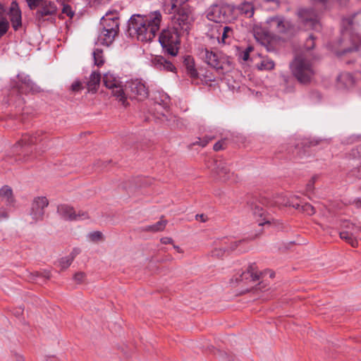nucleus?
<instances>
[{
  "instance_id": "f257e3e1",
  "label": "nucleus",
  "mask_w": 361,
  "mask_h": 361,
  "mask_svg": "<svg viewBox=\"0 0 361 361\" xmlns=\"http://www.w3.org/2000/svg\"><path fill=\"white\" fill-rule=\"evenodd\" d=\"M161 21L159 11H155L149 16L133 15L128 20L126 34L130 37H136L143 42H151L159 29Z\"/></svg>"
},
{
  "instance_id": "f03ea898",
  "label": "nucleus",
  "mask_w": 361,
  "mask_h": 361,
  "mask_svg": "<svg viewBox=\"0 0 361 361\" xmlns=\"http://www.w3.org/2000/svg\"><path fill=\"white\" fill-rule=\"evenodd\" d=\"M269 205L279 207H292L296 209L300 208V202L295 196L288 197L283 195H277L272 200H269L267 197H252L247 202V207L255 216L262 218V221H259V226L271 224V219L267 216L264 208V206Z\"/></svg>"
},
{
  "instance_id": "7ed1b4c3",
  "label": "nucleus",
  "mask_w": 361,
  "mask_h": 361,
  "mask_svg": "<svg viewBox=\"0 0 361 361\" xmlns=\"http://www.w3.org/2000/svg\"><path fill=\"white\" fill-rule=\"evenodd\" d=\"M18 82L12 83L11 88L7 95L5 101L9 106H14L18 110H23L25 104V99L22 94L28 93L36 94L42 91L41 88L37 86L30 79V76L24 73H19L17 75Z\"/></svg>"
},
{
  "instance_id": "20e7f679",
  "label": "nucleus",
  "mask_w": 361,
  "mask_h": 361,
  "mask_svg": "<svg viewBox=\"0 0 361 361\" xmlns=\"http://www.w3.org/2000/svg\"><path fill=\"white\" fill-rule=\"evenodd\" d=\"M290 69L297 81L304 85H310L316 74L312 63L302 55L294 58L290 63Z\"/></svg>"
},
{
  "instance_id": "39448f33",
  "label": "nucleus",
  "mask_w": 361,
  "mask_h": 361,
  "mask_svg": "<svg viewBox=\"0 0 361 361\" xmlns=\"http://www.w3.org/2000/svg\"><path fill=\"white\" fill-rule=\"evenodd\" d=\"M159 42L165 54L177 56L180 43L178 27L173 26L164 29L159 36Z\"/></svg>"
},
{
  "instance_id": "423d86ee",
  "label": "nucleus",
  "mask_w": 361,
  "mask_h": 361,
  "mask_svg": "<svg viewBox=\"0 0 361 361\" xmlns=\"http://www.w3.org/2000/svg\"><path fill=\"white\" fill-rule=\"evenodd\" d=\"M233 7L222 1L212 5L207 13L208 20L215 23H226L232 18Z\"/></svg>"
},
{
  "instance_id": "0eeeda50",
  "label": "nucleus",
  "mask_w": 361,
  "mask_h": 361,
  "mask_svg": "<svg viewBox=\"0 0 361 361\" xmlns=\"http://www.w3.org/2000/svg\"><path fill=\"white\" fill-rule=\"evenodd\" d=\"M46 132L42 130H37L33 134L25 133L23 135L22 138L15 145L14 149L18 151V148L21 149V152L19 156L23 155V160L27 161L30 159L29 153L32 151L30 149V146L42 141L45 138Z\"/></svg>"
},
{
  "instance_id": "6e6552de",
  "label": "nucleus",
  "mask_w": 361,
  "mask_h": 361,
  "mask_svg": "<svg viewBox=\"0 0 361 361\" xmlns=\"http://www.w3.org/2000/svg\"><path fill=\"white\" fill-rule=\"evenodd\" d=\"M57 11L58 8L54 1L44 2L34 13L35 23L38 26L44 25L45 22L55 24Z\"/></svg>"
},
{
  "instance_id": "1a4fd4ad",
  "label": "nucleus",
  "mask_w": 361,
  "mask_h": 361,
  "mask_svg": "<svg viewBox=\"0 0 361 361\" xmlns=\"http://www.w3.org/2000/svg\"><path fill=\"white\" fill-rule=\"evenodd\" d=\"M302 25L310 30H319L321 27L319 16L314 8H300L298 12Z\"/></svg>"
},
{
  "instance_id": "9d476101",
  "label": "nucleus",
  "mask_w": 361,
  "mask_h": 361,
  "mask_svg": "<svg viewBox=\"0 0 361 361\" xmlns=\"http://www.w3.org/2000/svg\"><path fill=\"white\" fill-rule=\"evenodd\" d=\"M318 144L319 141L317 140L305 138L293 145L288 147L286 151L290 155V159L298 160L309 155L308 149Z\"/></svg>"
},
{
  "instance_id": "9b49d317",
  "label": "nucleus",
  "mask_w": 361,
  "mask_h": 361,
  "mask_svg": "<svg viewBox=\"0 0 361 361\" xmlns=\"http://www.w3.org/2000/svg\"><path fill=\"white\" fill-rule=\"evenodd\" d=\"M341 227L343 231L339 233L340 238L353 247H357L358 246V241L355 236L361 232V226L345 219L341 221Z\"/></svg>"
},
{
  "instance_id": "f8f14e48",
  "label": "nucleus",
  "mask_w": 361,
  "mask_h": 361,
  "mask_svg": "<svg viewBox=\"0 0 361 361\" xmlns=\"http://www.w3.org/2000/svg\"><path fill=\"white\" fill-rule=\"evenodd\" d=\"M103 82L106 87L112 90V95L118 98L123 106L128 104L126 93L121 86V82L118 79L112 74L106 73L103 77Z\"/></svg>"
},
{
  "instance_id": "ddd939ff",
  "label": "nucleus",
  "mask_w": 361,
  "mask_h": 361,
  "mask_svg": "<svg viewBox=\"0 0 361 361\" xmlns=\"http://www.w3.org/2000/svg\"><path fill=\"white\" fill-rule=\"evenodd\" d=\"M173 11L175 13L173 18L174 23L177 24L178 29L188 34L194 20L190 7H180Z\"/></svg>"
},
{
  "instance_id": "4468645a",
  "label": "nucleus",
  "mask_w": 361,
  "mask_h": 361,
  "mask_svg": "<svg viewBox=\"0 0 361 361\" xmlns=\"http://www.w3.org/2000/svg\"><path fill=\"white\" fill-rule=\"evenodd\" d=\"M124 92L126 98H138L143 99L148 96V90L144 83L138 80L127 82L125 85Z\"/></svg>"
},
{
  "instance_id": "2eb2a0df",
  "label": "nucleus",
  "mask_w": 361,
  "mask_h": 361,
  "mask_svg": "<svg viewBox=\"0 0 361 361\" xmlns=\"http://www.w3.org/2000/svg\"><path fill=\"white\" fill-rule=\"evenodd\" d=\"M349 41L350 42V45L346 47L344 44L345 42L343 37H340L336 40V45L341 47V49L336 51V54L338 56H342L347 54L357 51L361 47V36L359 35H351Z\"/></svg>"
},
{
  "instance_id": "dca6fc26",
  "label": "nucleus",
  "mask_w": 361,
  "mask_h": 361,
  "mask_svg": "<svg viewBox=\"0 0 361 361\" xmlns=\"http://www.w3.org/2000/svg\"><path fill=\"white\" fill-rule=\"evenodd\" d=\"M262 276L263 273L258 271L257 267L254 262L248 266L246 271L242 272L238 276H235V278H232L231 281L233 282L235 280V283H237L240 282H244L245 283L247 284L259 281L261 278H262Z\"/></svg>"
},
{
  "instance_id": "f3484780",
  "label": "nucleus",
  "mask_w": 361,
  "mask_h": 361,
  "mask_svg": "<svg viewBox=\"0 0 361 361\" xmlns=\"http://www.w3.org/2000/svg\"><path fill=\"white\" fill-rule=\"evenodd\" d=\"M49 204L46 197H35L31 206L30 216L35 221L42 220L44 214V208Z\"/></svg>"
},
{
  "instance_id": "a211bd4d",
  "label": "nucleus",
  "mask_w": 361,
  "mask_h": 361,
  "mask_svg": "<svg viewBox=\"0 0 361 361\" xmlns=\"http://www.w3.org/2000/svg\"><path fill=\"white\" fill-rule=\"evenodd\" d=\"M57 212L65 220H77L78 218L80 216L83 219L88 218L87 214L86 212H79L78 214H76L74 208L68 204L59 205L57 207Z\"/></svg>"
},
{
  "instance_id": "6ab92c4d",
  "label": "nucleus",
  "mask_w": 361,
  "mask_h": 361,
  "mask_svg": "<svg viewBox=\"0 0 361 361\" xmlns=\"http://www.w3.org/2000/svg\"><path fill=\"white\" fill-rule=\"evenodd\" d=\"M213 171L222 181L229 180L234 176L233 173H231L226 163L221 160L214 161Z\"/></svg>"
},
{
  "instance_id": "aec40b11",
  "label": "nucleus",
  "mask_w": 361,
  "mask_h": 361,
  "mask_svg": "<svg viewBox=\"0 0 361 361\" xmlns=\"http://www.w3.org/2000/svg\"><path fill=\"white\" fill-rule=\"evenodd\" d=\"M8 14L10 17V20L11 22L13 30L16 31L19 30V28L22 26V13L18 4L16 1H13L11 3Z\"/></svg>"
},
{
  "instance_id": "412c9836",
  "label": "nucleus",
  "mask_w": 361,
  "mask_h": 361,
  "mask_svg": "<svg viewBox=\"0 0 361 361\" xmlns=\"http://www.w3.org/2000/svg\"><path fill=\"white\" fill-rule=\"evenodd\" d=\"M182 63L187 75H188L192 80L199 78V73L195 67V59L192 56L185 55L183 56Z\"/></svg>"
},
{
  "instance_id": "4be33fe9",
  "label": "nucleus",
  "mask_w": 361,
  "mask_h": 361,
  "mask_svg": "<svg viewBox=\"0 0 361 361\" xmlns=\"http://www.w3.org/2000/svg\"><path fill=\"white\" fill-rule=\"evenodd\" d=\"M154 68L166 72H176V68L172 61L163 56H156L152 61Z\"/></svg>"
},
{
  "instance_id": "5701e85b",
  "label": "nucleus",
  "mask_w": 361,
  "mask_h": 361,
  "mask_svg": "<svg viewBox=\"0 0 361 361\" xmlns=\"http://www.w3.org/2000/svg\"><path fill=\"white\" fill-rule=\"evenodd\" d=\"M100 26L104 29H107V30H116L119 32V18L106 13L105 16L101 18Z\"/></svg>"
},
{
  "instance_id": "b1692460",
  "label": "nucleus",
  "mask_w": 361,
  "mask_h": 361,
  "mask_svg": "<svg viewBox=\"0 0 361 361\" xmlns=\"http://www.w3.org/2000/svg\"><path fill=\"white\" fill-rule=\"evenodd\" d=\"M118 32L116 30H107V29L101 27L98 41L100 44L109 47L113 43Z\"/></svg>"
},
{
  "instance_id": "393cba45",
  "label": "nucleus",
  "mask_w": 361,
  "mask_h": 361,
  "mask_svg": "<svg viewBox=\"0 0 361 361\" xmlns=\"http://www.w3.org/2000/svg\"><path fill=\"white\" fill-rule=\"evenodd\" d=\"M336 82L338 88H350L354 85L355 78L350 73L344 72L338 75Z\"/></svg>"
},
{
  "instance_id": "a878e982",
  "label": "nucleus",
  "mask_w": 361,
  "mask_h": 361,
  "mask_svg": "<svg viewBox=\"0 0 361 361\" xmlns=\"http://www.w3.org/2000/svg\"><path fill=\"white\" fill-rule=\"evenodd\" d=\"M101 81V74L99 71H93L86 83L88 92L96 93Z\"/></svg>"
},
{
  "instance_id": "bb28decb",
  "label": "nucleus",
  "mask_w": 361,
  "mask_h": 361,
  "mask_svg": "<svg viewBox=\"0 0 361 361\" xmlns=\"http://www.w3.org/2000/svg\"><path fill=\"white\" fill-rule=\"evenodd\" d=\"M204 61L211 67L216 70L217 66L219 65V56L212 51H209L207 49L204 50V54L203 55Z\"/></svg>"
},
{
  "instance_id": "cd10ccee",
  "label": "nucleus",
  "mask_w": 361,
  "mask_h": 361,
  "mask_svg": "<svg viewBox=\"0 0 361 361\" xmlns=\"http://www.w3.org/2000/svg\"><path fill=\"white\" fill-rule=\"evenodd\" d=\"M216 71H221V73L228 72L233 68V64L231 59L228 56H219V63Z\"/></svg>"
},
{
  "instance_id": "c85d7f7f",
  "label": "nucleus",
  "mask_w": 361,
  "mask_h": 361,
  "mask_svg": "<svg viewBox=\"0 0 361 361\" xmlns=\"http://www.w3.org/2000/svg\"><path fill=\"white\" fill-rule=\"evenodd\" d=\"M360 13L359 11L355 12L348 16L343 17L341 19V25L342 28L345 31L350 30L353 29V26L354 25L355 18Z\"/></svg>"
},
{
  "instance_id": "c756f323",
  "label": "nucleus",
  "mask_w": 361,
  "mask_h": 361,
  "mask_svg": "<svg viewBox=\"0 0 361 361\" xmlns=\"http://www.w3.org/2000/svg\"><path fill=\"white\" fill-rule=\"evenodd\" d=\"M0 197L5 199L8 205H13L14 203V197L11 188L8 185H4L0 189Z\"/></svg>"
},
{
  "instance_id": "7c9ffc66",
  "label": "nucleus",
  "mask_w": 361,
  "mask_h": 361,
  "mask_svg": "<svg viewBox=\"0 0 361 361\" xmlns=\"http://www.w3.org/2000/svg\"><path fill=\"white\" fill-rule=\"evenodd\" d=\"M168 221L166 220L161 219L156 224L146 226L143 230L148 232H159L164 230Z\"/></svg>"
},
{
  "instance_id": "2f4dec72",
  "label": "nucleus",
  "mask_w": 361,
  "mask_h": 361,
  "mask_svg": "<svg viewBox=\"0 0 361 361\" xmlns=\"http://www.w3.org/2000/svg\"><path fill=\"white\" fill-rule=\"evenodd\" d=\"M37 278H42L44 281L49 280L51 278V272L48 270L42 271H35L30 274V280L32 282L38 283Z\"/></svg>"
},
{
  "instance_id": "473e14b6",
  "label": "nucleus",
  "mask_w": 361,
  "mask_h": 361,
  "mask_svg": "<svg viewBox=\"0 0 361 361\" xmlns=\"http://www.w3.org/2000/svg\"><path fill=\"white\" fill-rule=\"evenodd\" d=\"M94 63L98 67H101L104 63V59L103 56V51L101 49H96L93 51Z\"/></svg>"
},
{
  "instance_id": "72a5a7b5",
  "label": "nucleus",
  "mask_w": 361,
  "mask_h": 361,
  "mask_svg": "<svg viewBox=\"0 0 361 361\" xmlns=\"http://www.w3.org/2000/svg\"><path fill=\"white\" fill-rule=\"evenodd\" d=\"M274 62L269 59H264L257 65V68L260 71H271L274 68Z\"/></svg>"
},
{
  "instance_id": "f704fd0d",
  "label": "nucleus",
  "mask_w": 361,
  "mask_h": 361,
  "mask_svg": "<svg viewBox=\"0 0 361 361\" xmlns=\"http://www.w3.org/2000/svg\"><path fill=\"white\" fill-rule=\"evenodd\" d=\"M75 258V255L71 252L68 256L62 257L59 259V265L62 270L67 269L73 262Z\"/></svg>"
},
{
  "instance_id": "c9c22d12",
  "label": "nucleus",
  "mask_w": 361,
  "mask_h": 361,
  "mask_svg": "<svg viewBox=\"0 0 361 361\" xmlns=\"http://www.w3.org/2000/svg\"><path fill=\"white\" fill-rule=\"evenodd\" d=\"M270 21L273 25H276L278 32L284 33L286 32V26L282 18L277 16L273 17Z\"/></svg>"
},
{
  "instance_id": "e433bc0d",
  "label": "nucleus",
  "mask_w": 361,
  "mask_h": 361,
  "mask_svg": "<svg viewBox=\"0 0 361 361\" xmlns=\"http://www.w3.org/2000/svg\"><path fill=\"white\" fill-rule=\"evenodd\" d=\"M232 35H233V29L231 27L225 26L224 27V31H223L222 36L221 38V42H223L224 44H229L230 40H228V39H231Z\"/></svg>"
},
{
  "instance_id": "4c0bfd02",
  "label": "nucleus",
  "mask_w": 361,
  "mask_h": 361,
  "mask_svg": "<svg viewBox=\"0 0 361 361\" xmlns=\"http://www.w3.org/2000/svg\"><path fill=\"white\" fill-rule=\"evenodd\" d=\"M9 26V22L6 17L0 18V39L8 32Z\"/></svg>"
},
{
  "instance_id": "58836bf2",
  "label": "nucleus",
  "mask_w": 361,
  "mask_h": 361,
  "mask_svg": "<svg viewBox=\"0 0 361 361\" xmlns=\"http://www.w3.org/2000/svg\"><path fill=\"white\" fill-rule=\"evenodd\" d=\"M214 139V137H210V136H208V135H205L204 137H203L202 139L201 138H198V141H196L195 142H192L191 143L188 147L189 149H191L192 147V146H195L196 145H198L200 146H201L202 147H205L211 140H212Z\"/></svg>"
},
{
  "instance_id": "ea45409f",
  "label": "nucleus",
  "mask_w": 361,
  "mask_h": 361,
  "mask_svg": "<svg viewBox=\"0 0 361 361\" xmlns=\"http://www.w3.org/2000/svg\"><path fill=\"white\" fill-rule=\"evenodd\" d=\"M214 139V137H210V136H208V135H205L204 137H203L202 139L201 138H198V141H196L195 142H192L191 143L188 147L189 149H191L192 147V146H195L196 145H198L200 146H201L202 147H205L211 140H212Z\"/></svg>"
},
{
  "instance_id": "a19ab883",
  "label": "nucleus",
  "mask_w": 361,
  "mask_h": 361,
  "mask_svg": "<svg viewBox=\"0 0 361 361\" xmlns=\"http://www.w3.org/2000/svg\"><path fill=\"white\" fill-rule=\"evenodd\" d=\"M214 139V137H210V136H208V135H205L204 137H203L202 139L201 138H198V141H196L195 142H192L191 143L188 147L189 149H191L192 147V146H195L196 145H198L200 146H201L202 147H205L211 140H212Z\"/></svg>"
},
{
  "instance_id": "79ce46f5",
  "label": "nucleus",
  "mask_w": 361,
  "mask_h": 361,
  "mask_svg": "<svg viewBox=\"0 0 361 361\" xmlns=\"http://www.w3.org/2000/svg\"><path fill=\"white\" fill-rule=\"evenodd\" d=\"M298 210H301L302 212L310 216L313 215L315 213L314 207L309 203H305L302 205L300 204V208Z\"/></svg>"
},
{
  "instance_id": "37998d69",
  "label": "nucleus",
  "mask_w": 361,
  "mask_h": 361,
  "mask_svg": "<svg viewBox=\"0 0 361 361\" xmlns=\"http://www.w3.org/2000/svg\"><path fill=\"white\" fill-rule=\"evenodd\" d=\"M315 39L316 37H314V35H310L309 37L306 39L304 45L305 49H307V51L313 49L315 46Z\"/></svg>"
},
{
  "instance_id": "c03bdc74",
  "label": "nucleus",
  "mask_w": 361,
  "mask_h": 361,
  "mask_svg": "<svg viewBox=\"0 0 361 361\" xmlns=\"http://www.w3.org/2000/svg\"><path fill=\"white\" fill-rule=\"evenodd\" d=\"M169 98L166 94H163L160 100H157L155 98L154 104L161 106L163 109H166L168 107Z\"/></svg>"
},
{
  "instance_id": "a18cd8bd",
  "label": "nucleus",
  "mask_w": 361,
  "mask_h": 361,
  "mask_svg": "<svg viewBox=\"0 0 361 361\" xmlns=\"http://www.w3.org/2000/svg\"><path fill=\"white\" fill-rule=\"evenodd\" d=\"M257 237V235L253 237V238H243L242 240H237V241H234L233 243H231L230 246H229V248L228 249V251H233L235 250L242 243H244V242H248V241H250L252 240H254L255 238Z\"/></svg>"
},
{
  "instance_id": "49530a36",
  "label": "nucleus",
  "mask_w": 361,
  "mask_h": 361,
  "mask_svg": "<svg viewBox=\"0 0 361 361\" xmlns=\"http://www.w3.org/2000/svg\"><path fill=\"white\" fill-rule=\"evenodd\" d=\"M188 0H171V10H176L180 7L189 6L185 4Z\"/></svg>"
},
{
  "instance_id": "de8ad7c7",
  "label": "nucleus",
  "mask_w": 361,
  "mask_h": 361,
  "mask_svg": "<svg viewBox=\"0 0 361 361\" xmlns=\"http://www.w3.org/2000/svg\"><path fill=\"white\" fill-rule=\"evenodd\" d=\"M81 81L75 80L70 87V90L73 92H79L85 88Z\"/></svg>"
},
{
  "instance_id": "09e8293b",
  "label": "nucleus",
  "mask_w": 361,
  "mask_h": 361,
  "mask_svg": "<svg viewBox=\"0 0 361 361\" xmlns=\"http://www.w3.org/2000/svg\"><path fill=\"white\" fill-rule=\"evenodd\" d=\"M226 252H228V250L222 249V248H214L211 252V255L213 257H216L217 259L222 258L226 253Z\"/></svg>"
},
{
  "instance_id": "8fccbe9b",
  "label": "nucleus",
  "mask_w": 361,
  "mask_h": 361,
  "mask_svg": "<svg viewBox=\"0 0 361 361\" xmlns=\"http://www.w3.org/2000/svg\"><path fill=\"white\" fill-rule=\"evenodd\" d=\"M29 8L32 11L37 9L42 3L40 0H25Z\"/></svg>"
},
{
  "instance_id": "3c124183",
  "label": "nucleus",
  "mask_w": 361,
  "mask_h": 361,
  "mask_svg": "<svg viewBox=\"0 0 361 361\" xmlns=\"http://www.w3.org/2000/svg\"><path fill=\"white\" fill-rule=\"evenodd\" d=\"M90 238L92 241L97 242L103 240V234L100 231H94L90 233Z\"/></svg>"
},
{
  "instance_id": "603ef678",
  "label": "nucleus",
  "mask_w": 361,
  "mask_h": 361,
  "mask_svg": "<svg viewBox=\"0 0 361 361\" xmlns=\"http://www.w3.org/2000/svg\"><path fill=\"white\" fill-rule=\"evenodd\" d=\"M62 14H66L70 18H73L75 16V12L72 10L70 5L64 4L62 8Z\"/></svg>"
},
{
  "instance_id": "864d4df0",
  "label": "nucleus",
  "mask_w": 361,
  "mask_h": 361,
  "mask_svg": "<svg viewBox=\"0 0 361 361\" xmlns=\"http://www.w3.org/2000/svg\"><path fill=\"white\" fill-rule=\"evenodd\" d=\"M226 147V140H221L216 142L213 147L214 151L218 152L221 149H224Z\"/></svg>"
},
{
  "instance_id": "5fc2aeb1",
  "label": "nucleus",
  "mask_w": 361,
  "mask_h": 361,
  "mask_svg": "<svg viewBox=\"0 0 361 361\" xmlns=\"http://www.w3.org/2000/svg\"><path fill=\"white\" fill-rule=\"evenodd\" d=\"M85 276L86 274L85 272L78 271L74 274L73 279L77 283L80 284L83 282L84 279H85Z\"/></svg>"
},
{
  "instance_id": "6e6d98bb",
  "label": "nucleus",
  "mask_w": 361,
  "mask_h": 361,
  "mask_svg": "<svg viewBox=\"0 0 361 361\" xmlns=\"http://www.w3.org/2000/svg\"><path fill=\"white\" fill-rule=\"evenodd\" d=\"M317 177L316 176H313L307 183L306 185V190L307 192H312L314 190V185L317 180Z\"/></svg>"
},
{
  "instance_id": "4d7b16f0",
  "label": "nucleus",
  "mask_w": 361,
  "mask_h": 361,
  "mask_svg": "<svg viewBox=\"0 0 361 361\" xmlns=\"http://www.w3.org/2000/svg\"><path fill=\"white\" fill-rule=\"evenodd\" d=\"M161 243L162 244H173V240L170 237H164V238H161V240H160Z\"/></svg>"
},
{
  "instance_id": "13d9d810",
  "label": "nucleus",
  "mask_w": 361,
  "mask_h": 361,
  "mask_svg": "<svg viewBox=\"0 0 361 361\" xmlns=\"http://www.w3.org/2000/svg\"><path fill=\"white\" fill-rule=\"evenodd\" d=\"M196 220L200 221L201 222H206L208 220V218L206 215L202 214H197L195 216Z\"/></svg>"
},
{
  "instance_id": "bf43d9fd",
  "label": "nucleus",
  "mask_w": 361,
  "mask_h": 361,
  "mask_svg": "<svg viewBox=\"0 0 361 361\" xmlns=\"http://www.w3.org/2000/svg\"><path fill=\"white\" fill-rule=\"evenodd\" d=\"M220 353L221 354V355L225 357V359L227 360V361H232L233 360V355H229L228 353L226 352H221L220 351Z\"/></svg>"
},
{
  "instance_id": "052dcab7",
  "label": "nucleus",
  "mask_w": 361,
  "mask_h": 361,
  "mask_svg": "<svg viewBox=\"0 0 361 361\" xmlns=\"http://www.w3.org/2000/svg\"><path fill=\"white\" fill-rule=\"evenodd\" d=\"M240 57L243 61H247L250 59V54L247 53V51H244L241 54Z\"/></svg>"
},
{
  "instance_id": "680f3d73",
  "label": "nucleus",
  "mask_w": 361,
  "mask_h": 361,
  "mask_svg": "<svg viewBox=\"0 0 361 361\" xmlns=\"http://www.w3.org/2000/svg\"><path fill=\"white\" fill-rule=\"evenodd\" d=\"M336 1L341 7L347 6V5L349 2V0H336Z\"/></svg>"
},
{
  "instance_id": "e2e57ef3",
  "label": "nucleus",
  "mask_w": 361,
  "mask_h": 361,
  "mask_svg": "<svg viewBox=\"0 0 361 361\" xmlns=\"http://www.w3.org/2000/svg\"><path fill=\"white\" fill-rule=\"evenodd\" d=\"M23 309L21 308V307H18V308H16L15 310H14V312L13 314H15V316L16 317H20V315L23 314Z\"/></svg>"
},
{
  "instance_id": "0e129e2a",
  "label": "nucleus",
  "mask_w": 361,
  "mask_h": 361,
  "mask_svg": "<svg viewBox=\"0 0 361 361\" xmlns=\"http://www.w3.org/2000/svg\"><path fill=\"white\" fill-rule=\"evenodd\" d=\"M6 11L3 4L0 3V18L4 17V15L6 13Z\"/></svg>"
},
{
  "instance_id": "69168bd1",
  "label": "nucleus",
  "mask_w": 361,
  "mask_h": 361,
  "mask_svg": "<svg viewBox=\"0 0 361 361\" xmlns=\"http://www.w3.org/2000/svg\"><path fill=\"white\" fill-rule=\"evenodd\" d=\"M15 119L19 120L22 123H25V118L24 114H23L21 115H19V116L15 115Z\"/></svg>"
},
{
  "instance_id": "338daca9",
  "label": "nucleus",
  "mask_w": 361,
  "mask_h": 361,
  "mask_svg": "<svg viewBox=\"0 0 361 361\" xmlns=\"http://www.w3.org/2000/svg\"><path fill=\"white\" fill-rule=\"evenodd\" d=\"M8 214L4 209H0V219L1 218H7Z\"/></svg>"
},
{
  "instance_id": "774afa93",
  "label": "nucleus",
  "mask_w": 361,
  "mask_h": 361,
  "mask_svg": "<svg viewBox=\"0 0 361 361\" xmlns=\"http://www.w3.org/2000/svg\"><path fill=\"white\" fill-rule=\"evenodd\" d=\"M311 1L321 4L322 5H326L329 0H310Z\"/></svg>"
}]
</instances>
